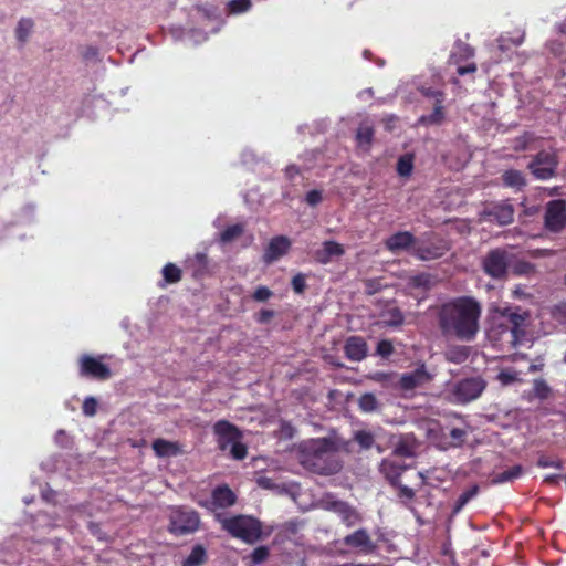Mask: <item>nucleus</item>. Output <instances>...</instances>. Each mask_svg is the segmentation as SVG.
<instances>
[{"mask_svg": "<svg viewBox=\"0 0 566 566\" xmlns=\"http://www.w3.org/2000/svg\"><path fill=\"white\" fill-rule=\"evenodd\" d=\"M482 305L473 296L450 298L437 308V323L443 336L473 340L480 331Z\"/></svg>", "mask_w": 566, "mask_h": 566, "instance_id": "obj_1", "label": "nucleus"}, {"mask_svg": "<svg viewBox=\"0 0 566 566\" xmlns=\"http://www.w3.org/2000/svg\"><path fill=\"white\" fill-rule=\"evenodd\" d=\"M302 465L321 475H331L342 469V462L337 457V446L327 438L311 441L302 451Z\"/></svg>", "mask_w": 566, "mask_h": 566, "instance_id": "obj_2", "label": "nucleus"}, {"mask_svg": "<svg viewBox=\"0 0 566 566\" xmlns=\"http://www.w3.org/2000/svg\"><path fill=\"white\" fill-rule=\"evenodd\" d=\"M221 523L222 530L228 532L232 537L239 538L248 544H254L262 537L261 522L249 515H235L231 517H221L217 515Z\"/></svg>", "mask_w": 566, "mask_h": 566, "instance_id": "obj_3", "label": "nucleus"}, {"mask_svg": "<svg viewBox=\"0 0 566 566\" xmlns=\"http://www.w3.org/2000/svg\"><path fill=\"white\" fill-rule=\"evenodd\" d=\"M213 433L221 451L229 450L235 460L247 457V447L241 442L242 434L237 426L228 420H219L213 424Z\"/></svg>", "mask_w": 566, "mask_h": 566, "instance_id": "obj_4", "label": "nucleus"}, {"mask_svg": "<svg viewBox=\"0 0 566 566\" xmlns=\"http://www.w3.org/2000/svg\"><path fill=\"white\" fill-rule=\"evenodd\" d=\"M200 516L197 511L187 506L171 507L168 532L175 536L192 534L199 530Z\"/></svg>", "mask_w": 566, "mask_h": 566, "instance_id": "obj_5", "label": "nucleus"}, {"mask_svg": "<svg viewBox=\"0 0 566 566\" xmlns=\"http://www.w3.org/2000/svg\"><path fill=\"white\" fill-rule=\"evenodd\" d=\"M559 159L554 150H541L527 164V169L537 180H549L557 175Z\"/></svg>", "mask_w": 566, "mask_h": 566, "instance_id": "obj_6", "label": "nucleus"}, {"mask_svg": "<svg viewBox=\"0 0 566 566\" xmlns=\"http://www.w3.org/2000/svg\"><path fill=\"white\" fill-rule=\"evenodd\" d=\"M543 229L559 234L566 229V200L553 199L546 202L543 212Z\"/></svg>", "mask_w": 566, "mask_h": 566, "instance_id": "obj_7", "label": "nucleus"}, {"mask_svg": "<svg viewBox=\"0 0 566 566\" xmlns=\"http://www.w3.org/2000/svg\"><path fill=\"white\" fill-rule=\"evenodd\" d=\"M486 382L481 377H470L457 381L451 394L458 403H468L478 399L484 391Z\"/></svg>", "mask_w": 566, "mask_h": 566, "instance_id": "obj_8", "label": "nucleus"}, {"mask_svg": "<svg viewBox=\"0 0 566 566\" xmlns=\"http://www.w3.org/2000/svg\"><path fill=\"white\" fill-rule=\"evenodd\" d=\"M509 253L504 249H493L482 260V269L493 279H504L507 274Z\"/></svg>", "mask_w": 566, "mask_h": 566, "instance_id": "obj_9", "label": "nucleus"}, {"mask_svg": "<svg viewBox=\"0 0 566 566\" xmlns=\"http://www.w3.org/2000/svg\"><path fill=\"white\" fill-rule=\"evenodd\" d=\"M78 371L82 377L96 380H107L112 377V370L106 364L86 354L78 359Z\"/></svg>", "mask_w": 566, "mask_h": 566, "instance_id": "obj_10", "label": "nucleus"}, {"mask_svg": "<svg viewBox=\"0 0 566 566\" xmlns=\"http://www.w3.org/2000/svg\"><path fill=\"white\" fill-rule=\"evenodd\" d=\"M502 316L506 318L509 324V334H510V342L513 345H516L522 342V339L525 337V322L528 317L527 313H518L511 308H504L502 311Z\"/></svg>", "mask_w": 566, "mask_h": 566, "instance_id": "obj_11", "label": "nucleus"}, {"mask_svg": "<svg viewBox=\"0 0 566 566\" xmlns=\"http://www.w3.org/2000/svg\"><path fill=\"white\" fill-rule=\"evenodd\" d=\"M343 543L347 547L357 549L358 552L366 555L373 554L377 548V545L374 543L367 530L365 528H359L352 534L346 535L343 539Z\"/></svg>", "mask_w": 566, "mask_h": 566, "instance_id": "obj_12", "label": "nucleus"}, {"mask_svg": "<svg viewBox=\"0 0 566 566\" xmlns=\"http://www.w3.org/2000/svg\"><path fill=\"white\" fill-rule=\"evenodd\" d=\"M327 509L337 514L347 527H352L361 521L358 511L347 502L340 500L331 501L327 503Z\"/></svg>", "mask_w": 566, "mask_h": 566, "instance_id": "obj_13", "label": "nucleus"}, {"mask_svg": "<svg viewBox=\"0 0 566 566\" xmlns=\"http://www.w3.org/2000/svg\"><path fill=\"white\" fill-rule=\"evenodd\" d=\"M237 502L235 493L229 488L228 484L216 486L211 492V501L206 506L210 510L228 509Z\"/></svg>", "mask_w": 566, "mask_h": 566, "instance_id": "obj_14", "label": "nucleus"}, {"mask_svg": "<svg viewBox=\"0 0 566 566\" xmlns=\"http://www.w3.org/2000/svg\"><path fill=\"white\" fill-rule=\"evenodd\" d=\"M431 379L432 376L428 373L424 364H421L415 370L402 374L399 384L400 388L403 390H413L429 382Z\"/></svg>", "mask_w": 566, "mask_h": 566, "instance_id": "obj_15", "label": "nucleus"}, {"mask_svg": "<svg viewBox=\"0 0 566 566\" xmlns=\"http://www.w3.org/2000/svg\"><path fill=\"white\" fill-rule=\"evenodd\" d=\"M490 221L499 226H507L514 220V208L509 202L493 203L484 211Z\"/></svg>", "mask_w": 566, "mask_h": 566, "instance_id": "obj_16", "label": "nucleus"}, {"mask_svg": "<svg viewBox=\"0 0 566 566\" xmlns=\"http://www.w3.org/2000/svg\"><path fill=\"white\" fill-rule=\"evenodd\" d=\"M291 248V240L285 235H277L271 239L269 242L264 254H263V261L266 264H270L283 255L287 254L289 250Z\"/></svg>", "mask_w": 566, "mask_h": 566, "instance_id": "obj_17", "label": "nucleus"}, {"mask_svg": "<svg viewBox=\"0 0 566 566\" xmlns=\"http://www.w3.org/2000/svg\"><path fill=\"white\" fill-rule=\"evenodd\" d=\"M344 353L350 361H361L367 357L368 345L361 336H349L345 340Z\"/></svg>", "mask_w": 566, "mask_h": 566, "instance_id": "obj_18", "label": "nucleus"}, {"mask_svg": "<svg viewBox=\"0 0 566 566\" xmlns=\"http://www.w3.org/2000/svg\"><path fill=\"white\" fill-rule=\"evenodd\" d=\"M345 254L344 247L333 240L324 241L322 248L315 252V260L321 264H328L333 258Z\"/></svg>", "mask_w": 566, "mask_h": 566, "instance_id": "obj_19", "label": "nucleus"}, {"mask_svg": "<svg viewBox=\"0 0 566 566\" xmlns=\"http://www.w3.org/2000/svg\"><path fill=\"white\" fill-rule=\"evenodd\" d=\"M407 469V465L394 459H385L380 464V471L391 485L400 482V478Z\"/></svg>", "mask_w": 566, "mask_h": 566, "instance_id": "obj_20", "label": "nucleus"}, {"mask_svg": "<svg viewBox=\"0 0 566 566\" xmlns=\"http://www.w3.org/2000/svg\"><path fill=\"white\" fill-rule=\"evenodd\" d=\"M151 448L158 458L176 457L184 453L181 446L175 441H168L163 438L155 439Z\"/></svg>", "mask_w": 566, "mask_h": 566, "instance_id": "obj_21", "label": "nucleus"}, {"mask_svg": "<svg viewBox=\"0 0 566 566\" xmlns=\"http://www.w3.org/2000/svg\"><path fill=\"white\" fill-rule=\"evenodd\" d=\"M416 242V238L408 231H399L390 235L386 241V247L389 251L396 252L400 250H408Z\"/></svg>", "mask_w": 566, "mask_h": 566, "instance_id": "obj_22", "label": "nucleus"}, {"mask_svg": "<svg viewBox=\"0 0 566 566\" xmlns=\"http://www.w3.org/2000/svg\"><path fill=\"white\" fill-rule=\"evenodd\" d=\"M502 182L505 187L513 188L516 191L523 190L527 185L525 175L517 169L505 170L502 174Z\"/></svg>", "mask_w": 566, "mask_h": 566, "instance_id": "obj_23", "label": "nucleus"}, {"mask_svg": "<svg viewBox=\"0 0 566 566\" xmlns=\"http://www.w3.org/2000/svg\"><path fill=\"white\" fill-rule=\"evenodd\" d=\"M522 474L523 467L521 464H515L501 473H493L491 478V484L495 485L512 482L518 479Z\"/></svg>", "mask_w": 566, "mask_h": 566, "instance_id": "obj_24", "label": "nucleus"}, {"mask_svg": "<svg viewBox=\"0 0 566 566\" xmlns=\"http://www.w3.org/2000/svg\"><path fill=\"white\" fill-rule=\"evenodd\" d=\"M208 255L203 252L195 254L193 259L190 260V268L192 269V276L195 279H201L208 273Z\"/></svg>", "mask_w": 566, "mask_h": 566, "instance_id": "obj_25", "label": "nucleus"}, {"mask_svg": "<svg viewBox=\"0 0 566 566\" xmlns=\"http://www.w3.org/2000/svg\"><path fill=\"white\" fill-rule=\"evenodd\" d=\"M413 255L423 261L436 260L444 254V249L440 247L417 245L413 247Z\"/></svg>", "mask_w": 566, "mask_h": 566, "instance_id": "obj_26", "label": "nucleus"}, {"mask_svg": "<svg viewBox=\"0 0 566 566\" xmlns=\"http://www.w3.org/2000/svg\"><path fill=\"white\" fill-rule=\"evenodd\" d=\"M380 317H381V322L386 326H390V327H399L405 322V316H403L402 312L396 306L389 307V308L382 311L380 314Z\"/></svg>", "mask_w": 566, "mask_h": 566, "instance_id": "obj_27", "label": "nucleus"}, {"mask_svg": "<svg viewBox=\"0 0 566 566\" xmlns=\"http://www.w3.org/2000/svg\"><path fill=\"white\" fill-rule=\"evenodd\" d=\"M444 120L443 101L438 99L431 114L422 115L419 122L423 125H440Z\"/></svg>", "mask_w": 566, "mask_h": 566, "instance_id": "obj_28", "label": "nucleus"}, {"mask_svg": "<svg viewBox=\"0 0 566 566\" xmlns=\"http://www.w3.org/2000/svg\"><path fill=\"white\" fill-rule=\"evenodd\" d=\"M207 562L206 548L197 544L192 547L190 554L184 559L181 566H201Z\"/></svg>", "mask_w": 566, "mask_h": 566, "instance_id": "obj_29", "label": "nucleus"}, {"mask_svg": "<svg viewBox=\"0 0 566 566\" xmlns=\"http://www.w3.org/2000/svg\"><path fill=\"white\" fill-rule=\"evenodd\" d=\"M415 167V155L406 153L398 158L397 161V174L402 178H409Z\"/></svg>", "mask_w": 566, "mask_h": 566, "instance_id": "obj_30", "label": "nucleus"}, {"mask_svg": "<svg viewBox=\"0 0 566 566\" xmlns=\"http://www.w3.org/2000/svg\"><path fill=\"white\" fill-rule=\"evenodd\" d=\"M434 282L432 275L428 273H419L409 277L408 286L410 289H419L424 292L432 289Z\"/></svg>", "mask_w": 566, "mask_h": 566, "instance_id": "obj_31", "label": "nucleus"}, {"mask_svg": "<svg viewBox=\"0 0 566 566\" xmlns=\"http://www.w3.org/2000/svg\"><path fill=\"white\" fill-rule=\"evenodd\" d=\"M33 27L34 22L30 18H22L19 20L18 25L15 28V36L21 44H24L28 41V38L33 30Z\"/></svg>", "mask_w": 566, "mask_h": 566, "instance_id": "obj_32", "label": "nucleus"}, {"mask_svg": "<svg viewBox=\"0 0 566 566\" xmlns=\"http://www.w3.org/2000/svg\"><path fill=\"white\" fill-rule=\"evenodd\" d=\"M480 488L478 484H473L470 489L465 490L457 499L453 507V513L458 514L475 495H478Z\"/></svg>", "mask_w": 566, "mask_h": 566, "instance_id": "obj_33", "label": "nucleus"}, {"mask_svg": "<svg viewBox=\"0 0 566 566\" xmlns=\"http://www.w3.org/2000/svg\"><path fill=\"white\" fill-rule=\"evenodd\" d=\"M165 284H175L182 279L181 270L174 263H167L161 270Z\"/></svg>", "mask_w": 566, "mask_h": 566, "instance_id": "obj_34", "label": "nucleus"}, {"mask_svg": "<svg viewBox=\"0 0 566 566\" xmlns=\"http://www.w3.org/2000/svg\"><path fill=\"white\" fill-rule=\"evenodd\" d=\"M536 137L534 133L524 132L521 136L515 137L512 140V148L515 151H525L530 149L531 144L535 142Z\"/></svg>", "mask_w": 566, "mask_h": 566, "instance_id": "obj_35", "label": "nucleus"}, {"mask_svg": "<svg viewBox=\"0 0 566 566\" xmlns=\"http://www.w3.org/2000/svg\"><path fill=\"white\" fill-rule=\"evenodd\" d=\"M243 232L244 228L240 223L229 226L220 233V241L222 243L232 242L233 240L238 239Z\"/></svg>", "mask_w": 566, "mask_h": 566, "instance_id": "obj_36", "label": "nucleus"}, {"mask_svg": "<svg viewBox=\"0 0 566 566\" xmlns=\"http://www.w3.org/2000/svg\"><path fill=\"white\" fill-rule=\"evenodd\" d=\"M394 454L403 458H412L416 455V446L408 440H400L394 448Z\"/></svg>", "mask_w": 566, "mask_h": 566, "instance_id": "obj_37", "label": "nucleus"}, {"mask_svg": "<svg viewBox=\"0 0 566 566\" xmlns=\"http://www.w3.org/2000/svg\"><path fill=\"white\" fill-rule=\"evenodd\" d=\"M552 389L544 379H535L533 382L532 395L539 399L546 400L551 396Z\"/></svg>", "mask_w": 566, "mask_h": 566, "instance_id": "obj_38", "label": "nucleus"}, {"mask_svg": "<svg viewBox=\"0 0 566 566\" xmlns=\"http://www.w3.org/2000/svg\"><path fill=\"white\" fill-rule=\"evenodd\" d=\"M358 406L361 411L371 412L377 409L378 401L375 395L367 392L360 396L358 400Z\"/></svg>", "mask_w": 566, "mask_h": 566, "instance_id": "obj_39", "label": "nucleus"}, {"mask_svg": "<svg viewBox=\"0 0 566 566\" xmlns=\"http://www.w3.org/2000/svg\"><path fill=\"white\" fill-rule=\"evenodd\" d=\"M356 138L360 146H369L374 139V128L369 125H360L357 129Z\"/></svg>", "mask_w": 566, "mask_h": 566, "instance_id": "obj_40", "label": "nucleus"}, {"mask_svg": "<svg viewBox=\"0 0 566 566\" xmlns=\"http://www.w3.org/2000/svg\"><path fill=\"white\" fill-rule=\"evenodd\" d=\"M523 41H524V34H520L516 38L501 35L497 40L499 49L501 51H506L511 48V45L520 46L523 43Z\"/></svg>", "mask_w": 566, "mask_h": 566, "instance_id": "obj_41", "label": "nucleus"}, {"mask_svg": "<svg viewBox=\"0 0 566 566\" xmlns=\"http://www.w3.org/2000/svg\"><path fill=\"white\" fill-rule=\"evenodd\" d=\"M354 438L363 449H370L375 442L374 436L366 430L357 431Z\"/></svg>", "mask_w": 566, "mask_h": 566, "instance_id": "obj_42", "label": "nucleus"}, {"mask_svg": "<svg viewBox=\"0 0 566 566\" xmlns=\"http://www.w3.org/2000/svg\"><path fill=\"white\" fill-rule=\"evenodd\" d=\"M451 441L449 443L450 447L458 448L461 447L467 438V431L461 428H452L449 433Z\"/></svg>", "mask_w": 566, "mask_h": 566, "instance_id": "obj_43", "label": "nucleus"}, {"mask_svg": "<svg viewBox=\"0 0 566 566\" xmlns=\"http://www.w3.org/2000/svg\"><path fill=\"white\" fill-rule=\"evenodd\" d=\"M392 486L397 489V495L405 505H407V501L413 500L416 493L411 488L401 484V482Z\"/></svg>", "mask_w": 566, "mask_h": 566, "instance_id": "obj_44", "label": "nucleus"}, {"mask_svg": "<svg viewBox=\"0 0 566 566\" xmlns=\"http://www.w3.org/2000/svg\"><path fill=\"white\" fill-rule=\"evenodd\" d=\"M251 0H231L228 3L229 11L231 13H243L251 8Z\"/></svg>", "mask_w": 566, "mask_h": 566, "instance_id": "obj_45", "label": "nucleus"}, {"mask_svg": "<svg viewBox=\"0 0 566 566\" xmlns=\"http://www.w3.org/2000/svg\"><path fill=\"white\" fill-rule=\"evenodd\" d=\"M394 353V345L388 339H381L376 347V354L382 358H388Z\"/></svg>", "mask_w": 566, "mask_h": 566, "instance_id": "obj_46", "label": "nucleus"}, {"mask_svg": "<svg viewBox=\"0 0 566 566\" xmlns=\"http://www.w3.org/2000/svg\"><path fill=\"white\" fill-rule=\"evenodd\" d=\"M291 285L296 294H303L304 291L306 290L305 275L303 273L295 274L291 281Z\"/></svg>", "mask_w": 566, "mask_h": 566, "instance_id": "obj_47", "label": "nucleus"}, {"mask_svg": "<svg viewBox=\"0 0 566 566\" xmlns=\"http://www.w3.org/2000/svg\"><path fill=\"white\" fill-rule=\"evenodd\" d=\"M273 295V292L264 285H260L253 292L252 298L256 302H265Z\"/></svg>", "mask_w": 566, "mask_h": 566, "instance_id": "obj_48", "label": "nucleus"}, {"mask_svg": "<svg viewBox=\"0 0 566 566\" xmlns=\"http://www.w3.org/2000/svg\"><path fill=\"white\" fill-rule=\"evenodd\" d=\"M269 548L266 546H259L252 552L251 558L254 564H260L269 557Z\"/></svg>", "mask_w": 566, "mask_h": 566, "instance_id": "obj_49", "label": "nucleus"}, {"mask_svg": "<svg viewBox=\"0 0 566 566\" xmlns=\"http://www.w3.org/2000/svg\"><path fill=\"white\" fill-rule=\"evenodd\" d=\"M83 413L85 416H94L97 411V401L94 397H87L85 398L83 406H82Z\"/></svg>", "mask_w": 566, "mask_h": 566, "instance_id": "obj_50", "label": "nucleus"}, {"mask_svg": "<svg viewBox=\"0 0 566 566\" xmlns=\"http://www.w3.org/2000/svg\"><path fill=\"white\" fill-rule=\"evenodd\" d=\"M420 92L423 96L433 98L434 103L438 102V99L444 101V93L440 90H434L432 87H422Z\"/></svg>", "mask_w": 566, "mask_h": 566, "instance_id": "obj_51", "label": "nucleus"}, {"mask_svg": "<svg viewBox=\"0 0 566 566\" xmlns=\"http://www.w3.org/2000/svg\"><path fill=\"white\" fill-rule=\"evenodd\" d=\"M305 200L311 207L317 206L323 200L322 191L316 189L310 190L306 193Z\"/></svg>", "mask_w": 566, "mask_h": 566, "instance_id": "obj_52", "label": "nucleus"}, {"mask_svg": "<svg viewBox=\"0 0 566 566\" xmlns=\"http://www.w3.org/2000/svg\"><path fill=\"white\" fill-rule=\"evenodd\" d=\"M537 465L541 468H557V469L563 468L562 461L552 460L551 458L545 457V455L539 457V459L537 461Z\"/></svg>", "mask_w": 566, "mask_h": 566, "instance_id": "obj_53", "label": "nucleus"}, {"mask_svg": "<svg viewBox=\"0 0 566 566\" xmlns=\"http://www.w3.org/2000/svg\"><path fill=\"white\" fill-rule=\"evenodd\" d=\"M497 379H499L503 385H510V384L514 382V381L517 379V375H516V373H515V371L501 370V371L499 373Z\"/></svg>", "mask_w": 566, "mask_h": 566, "instance_id": "obj_54", "label": "nucleus"}, {"mask_svg": "<svg viewBox=\"0 0 566 566\" xmlns=\"http://www.w3.org/2000/svg\"><path fill=\"white\" fill-rule=\"evenodd\" d=\"M274 311L263 308L258 313L256 321L261 324H265L274 317Z\"/></svg>", "mask_w": 566, "mask_h": 566, "instance_id": "obj_55", "label": "nucleus"}, {"mask_svg": "<svg viewBox=\"0 0 566 566\" xmlns=\"http://www.w3.org/2000/svg\"><path fill=\"white\" fill-rule=\"evenodd\" d=\"M522 207H523L522 213L525 217L536 216L541 210V207L538 205L526 206L524 202H522Z\"/></svg>", "mask_w": 566, "mask_h": 566, "instance_id": "obj_56", "label": "nucleus"}, {"mask_svg": "<svg viewBox=\"0 0 566 566\" xmlns=\"http://www.w3.org/2000/svg\"><path fill=\"white\" fill-rule=\"evenodd\" d=\"M458 49L461 52L463 57L468 59V57L473 56V54H474V50L465 43H459Z\"/></svg>", "mask_w": 566, "mask_h": 566, "instance_id": "obj_57", "label": "nucleus"}, {"mask_svg": "<svg viewBox=\"0 0 566 566\" xmlns=\"http://www.w3.org/2000/svg\"><path fill=\"white\" fill-rule=\"evenodd\" d=\"M476 71V64L475 63H470L468 65H464V66H459L457 72L459 75H465V74H469V73H474Z\"/></svg>", "mask_w": 566, "mask_h": 566, "instance_id": "obj_58", "label": "nucleus"}, {"mask_svg": "<svg viewBox=\"0 0 566 566\" xmlns=\"http://www.w3.org/2000/svg\"><path fill=\"white\" fill-rule=\"evenodd\" d=\"M97 55H98V50H97V48L92 46V45L87 46V48L85 49V51L83 52V57H84L85 60L94 59V57H96Z\"/></svg>", "mask_w": 566, "mask_h": 566, "instance_id": "obj_59", "label": "nucleus"}, {"mask_svg": "<svg viewBox=\"0 0 566 566\" xmlns=\"http://www.w3.org/2000/svg\"><path fill=\"white\" fill-rule=\"evenodd\" d=\"M300 168L295 165H290L285 169V175L289 179L295 178L297 175H300Z\"/></svg>", "mask_w": 566, "mask_h": 566, "instance_id": "obj_60", "label": "nucleus"}, {"mask_svg": "<svg viewBox=\"0 0 566 566\" xmlns=\"http://www.w3.org/2000/svg\"><path fill=\"white\" fill-rule=\"evenodd\" d=\"M559 479H564V475L552 474V475L546 476L544 482H546L548 484H555L558 482Z\"/></svg>", "mask_w": 566, "mask_h": 566, "instance_id": "obj_61", "label": "nucleus"}, {"mask_svg": "<svg viewBox=\"0 0 566 566\" xmlns=\"http://www.w3.org/2000/svg\"><path fill=\"white\" fill-rule=\"evenodd\" d=\"M545 192L548 195V196H559L560 195V187L559 186H554V187H551V188H546L545 189Z\"/></svg>", "mask_w": 566, "mask_h": 566, "instance_id": "obj_62", "label": "nucleus"}, {"mask_svg": "<svg viewBox=\"0 0 566 566\" xmlns=\"http://www.w3.org/2000/svg\"><path fill=\"white\" fill-rule=\"evenodd\" d=\"M388 377H389L388 374L378 371L371 378L376 381H385V380H387Z\"/></svg>", "mask_w": 566, "mask_h": 566, "instance_id": "obj_63", "label": "nucleus"}, {"mask_svg": "<svg viewBox=\"0 0 566 566\" xmlns=\"http://www.w3.org/2000/svg\"><path fill=\"white\" fill-rule=\"evenodd\" d=\"M543 368V364H531L530 367H528V371L530 373H536L538 370H541Z\"/></svg>", "mask_w": 566, "mask_h": 566, "instance_id": "obj_64", "label": "nucleus"}]
</instances>
